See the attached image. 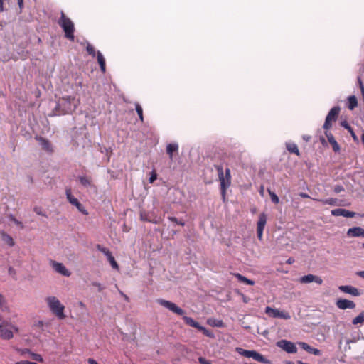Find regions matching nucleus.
Returning a JSON list of instances; mask_svg holds the SVG:
<instances>
[{
	"instance_id": "f257e3e1",
	"label": "nucleus",
	"mask_w": 364,
	"mask_h": 364,
	"mask_svg": "<svg viewBox=\"0 0 364 364\" xmlns=\"http://www.w3.org/2000/svg\"><path fill=\"white\" fill-rule=\"evenodd\" d=\"M157 303L162 306L163 307L168 309L169 311H172L173 313H175L178 315L183 316V319L185 321V323L191 326L194 327L199 331H202L205 336L208 337H211L213 335L211 333L209 332V331L204 326H201L198 322L196 321L193 318L188 317L185 316V311L182 309L181 308L178 307L176 304L165 300L163 299H157Z\"/></svg>"
},
{
	"instance_id": "f03ea898",
	"label": "nucleus",
	"mask_w": 364,
	"mask_h": 364,
	"mask_svg": "<svg viewBox=\"0 0 364 364\" xmlns=\"http://www.w3.org/2000/svg\"><path fill=\"white\" fill-rule=\"evenodd\" d=\"M79 103V99L75 96L65 95L59 97L53 109L54 114L55 115L72 114L76 109Z\"/></svg>"
},
{
	"instance_id": "7ed1b4c3",
	"label": "nucleus",
	"mask_w": 364,
	"mask_h": 364,
	"mask_svg": "<svg viewBox=\"0 0 364 364\" xmlns=\"http://www.w3.org/2000/svg\"><path fill=\"white\" fill-rule=\"evenodd\" d=\"M46 301L51 313L56 316L59 320L65 318V306L61 304L57 297L54 296H48L46 298Z\"/></svg>"
},
{
	"instance_id": "20e7f679",
	"label": "nucleus",
	"mask_w": 364,
	"mask_h": 364,
	"mask_svg": "<svg viewBox=\"0 0 364 364\" xmlns=\"http://www.w3.org/2000/svg\"><path fill=\"white\" fill-rule=\"evenodd\" d=\"M58 24L62 28L63 31L65 32V36L73 41L75 39L74 31L75 27L73 21L68 18L63 12H61L60 18L58 21Z\"/></svg>"
},
{
	"instance_id": "39448f33",
	"label": "nucleus",
	"mask_w": 364,
	"mask_h": 364,
	"mask_svg": "<svg viewBox=\"0 0 364 364\" xmlns=\"http://www.w3.org/2000/svg\"><path fill=\"white\" fill-rule=\"evenodd\" d=\"M217 171L220 183L221 194L225 197L226 188L230 185V171L229 168H226L225 178L224 177L223 168L221 166L217 167Z\"/></svg>"
},
{
	"instance_id": "423d86ee",
	"label": "nucleus",
	"mask_w": 364,
	"mask_h": 364,
	"mask_svg": "<svg viewBox=\"0 0 364 364\" xmlns=\"http://www.w3.org/2000/svg\"><path fill=\"white\" fill-rule=\"evenodd\" d=\"M14 331L18 332V327L3 321L0 323V338L4 340H10L14 337Z\"/></svg>"
},
{
	"instance_id": "0eeeda50",
	"label": "nucleus",
	"mask_w": 364,
	"mask_h": 364,
	"mask_svg": "<svg viewBox=\"0 0 364 364\" xmlns=\"http://www.w3.org/2000/svg\"><path fill=\"white\" fill-rule=\"evenodd\" d=\"M65 195L66 198L69 201V203L73 206L76 207V208L83 215H87L88 211L85 209V208L79 202V200L75 198L73 194L71 189L70 188H67L65 189Z\"/></svg>"
},
{
	"instance_id": "6e6552de",
	"label": "nucleus",
	"mask_w": 364,
	"mask_h": 364,
	"mask_svg": "<svg viewBox=\"0 0 364 364\" xmlns=\"http://www.w3.org/2000/svg\"><path fill=\"white\" fill-rule=\"evenodd\" d=\"M277 346L288 353H295L297 352L295 343L285 339L277 341Z\"/></svg>"
},
{
	"instance_id": "1a4fd4ad",
	"label": "nucleus",
	"mask_w": 364,
	"mask_h": 364,
	"mask_svg": "<svg viewBox=\"0 0 364 364\" xmlns=\"http://www.w3.org/2000/svg\"><path fill=\"white\" fill-rule=\"evenodd\" d=\"M267 215L264 213H262L259 215L257 223V233L259 240H262L263 231L267 223Z\"/></svg>"
},
{
	"instance_id": "9d476101",
	"label": "nucleus",
	"mask_w": 364,
	"mask_h": 364,
	"mask_svg": "<svg viewBox=\"0 0 364 364\" xmlns=\"http://www.w3.org/2000/svg\"><path fill=\"white\" fill-rule=\"evenodd\" d=\"M265 313L273 318H281L284 319H289L290 315L284 311H280L277 309H273L270 306H267Z\"/></svg>"
},
{
	"instance_id": "9b49d317",
	"label": "nucleus",
	"mask_w": 364,
	"mask_h": 364,
	"mask_svg": "<svg viewBox=\"0 0 364 364\" xmlns=\"http://www.w3.org/2000/svg\"><path fill=\"white\" fill-rule=\"evenodd\" d=\"M97 250L102 252L106 257L108 261L109 262L112 267L115 269H119V266L117 262H116L114 257L112 256V252L106 247H103L100 245H97Z\"/></svg>"
},
{
	"instance_id": "f8f14e48",
	"label": "nucleus",
	"mask_w": 364,
	"mask_h": 364,
	"mask_svg": "<svg viewBox=\"0 0 364 364\" xmlns=\"http://www.w3.org/2000/svg\"><path fill=\"white\" fill-rule=\"evenodd\" d=\"M299 281L301 284H309L311 282H315L319 285L323 284V279L321 277L311 274L301 277L299 279Z\"/></svg>"
},
{
	"instance_id": "ddd939ff",
	"label": "nucleus",
	"mask_w": 364,
	"mask_h": 364,
	"mask_svg": "<svg viewBox=\"0 0 364 364\" xmlns=\"http://www.w3.org/2000/svg\"><path fill=\"white\" fill-rule=\"evenodd\" d=\"M51 266L55 272L63 276L69 277L71 274L70 272L63 263L51 261Z\"/></svg>"
},
{
	"instance_id": "4468645a",
	"label": "nucleus",
	"mask_w": 364,
	"mask_h": 364,
	"mask_svg": "<svg viewBox=\"0 0 364 364\" xmlns=\"http://www.w3.org/2000/svg\"><path fill=\"white\" fill-rule=\"evenodd\" d=\"M336 305L341 310L353 309L355 307L354 301L346 299H338L336 302Z\"/></svg>"
},
{
	"instance_id": "2eb2a0df",
	"label": "nucleus",
	"mask_w": 364,
	"mask_h": 364,
	"mask_svg": "<svg viewBox=\"0 0 364 364\" xmlns=\"http://www.w3.org/2000/svg\"><path fill=\"white\" fill-rule=\"evenodd\" d=\"M338 289L343 293L350 294L353 296H359L361 294L358 289L351 285L339 286Z\"/></svg>"
},
{
	"instance_id": "dca6fc26",
	"label": "nucleus",
	"mask_w": 364,
	"mask_h": 364,
	"mask_svg": "<svg viewBox=\"0 0 364 364\" xmlns=\"http://www.w3.org/2000/svg\"><path fill=\"white\" fill-rule=\"evenodd\" d=\"M36 139L44 151H47L48 153L53 152V146H52L50 142L49 141V140H48L47 139H46L44 137L39 136H36Z\"/></svg>"
},
{
	"instance_id": "f3484780",
	"label": "nucleus",
	"mask_w": 364,
	"mask_h": 364,
	"mask_svg": "<svg viewBox=\"0 0 364 364\" xmlns=\"http://www.w3.org/2000/svg\"><path fill=\"white\" fill-rule=\"evenodd\" d=\"M331 213L333 216H343L345 218H353L355 215V212L350 211L343 208H337L332 210Z\"/></svg>"
},
{
	"instance_id": "a211bd4d",
	"label": "nucleus",
	"mask_w": 364,
	"mask_h": 364,
	"mask_svg": "<svg viewBox=\"0 0 364 364\" xmlns=\"http://www.w3.org/2000/svg\"><path fill=\"white\" fill-rule=\"evenodd\" d=\"M298 345L303 350H306V352H308L311 354H313L314 355H318V356L321 355V352L320 350L310 346L308 343H306L305 342H299Z\"/></svg>"
},
{
	"instance_id": "6ab92c4d",
	"label": "nucleus",
	"mask_w": 364,
	"mask_h": 364,
	"mask_svg": "<svg viewBox=\"0 0 364 364\" xmlns=\"http://www.w3.org/2000/svg\"><path fill=\"white\" fill-rule=\"evenodd\" d=\"M325 135L327 137L328 142L332 146V149H333V151L336 153L339 152L340 149H341L340 146L338 144V142L336 141V140L335 139L333 135L331 132H327V131L325 132Z\"/></svg>"
},
{
	"instance_id": "aec40b11",
	"label": "nucleus",
	"mask_w": 364,
	"mask_h": 364,
	"mask_svg": "<svg viewBox=\"0 0 364 364\" xmlns=\"http://www.w3.org/2000/svg\"><path fill=\"white\" fill-rule=\"evenodd\" d=\"M347 235L349 237H364V229L360 227H353V228H349L347 232Z\"/></svg>"
},
{
	"instance_id": "412c9836",
	"label": "nucleus",
	"mask_w": 364,
	"mask_h": 364,
	"mask_svg": "<svg viewBox=\"0 0 364 364\" xmlns=\"http://www.w3.org/2000/svg\"><path fill=\"white\" fill-rule=\"evenodd\" d=\"M250 358H252L255 360L262 363H264V364L270 363V360L269 359L266 358L263 355L260 354L259 353H258L257 351L254 350H252V351Z\"/></svg>"
},
{
	"instance_id": "4be33fe9",
	"label": "nucleus",
	"mask_w": 364,
	"mask_h": 364,
	"mask_svg": "<svg viewBox=\"0 0 364 364\" xmlns=\"http://www.w3.org/2000/svg\"><path fill=\"white\" fill-rule=\"evenodd\" d=\"M341 108L338 106H335L331 109L328 114L326 116V119H330V121H336L338 116L339 114Z\"/></svg>"
},
{
	"instance_id": "5701e85b",
	"label": "nucleus",
	"mask_w": 364,
	"mask_h": 364,
	"mask_svg": "<svg viewBox=\"0 0 364 364\" xmlns=\"http://www.w3.org/2000/svg\"><path fill=\"white\" fill-rule=\"evenodd\" d=\"M97 62L100 65V70L102 73H105V71H106L105 60L103 55L102 54V53L100 51L97 52Z\"/></svg>"
},
{
	"instance_id": "b1692460",
	"label": "nucleus",
	"mask_w": 364,
	"mask_h": 364,
	"mask_svg": "<svg viewBox=\"0 0 364 364\" xmlns=\"http://www.w3.org/2000/svg\"><path fill=\"white\" fill-rule=\"evenodd\" d=\"M97 62L100 65V70L102 73H105V71H106L105 60L103 55L102 54V53L100 51L97 52Z\"/></svg>"
},
{
	"instance_id": "393cba45",
	"label": "nucleus",
	"mask_w": 364,
	"mask_h": 364,
	"mask_svg": "<svg viewBox=\"0 0 364 364\" xmlns=\"http://www.w3.org/2000/svg\"><path fill=\"white\" fill-rule=\"evenodd\" d=\"M235 277L237 279V280L240 282H243L246 284H248V285H254L255 284V281L252 280V279H250L247 277H245V276L239 274V273H236L235 274Z\"/></svg>"
},
{
	"instance_id": "a878e982",
	"label": "nucleus",
	"mask_w": 364,
	"mask_h": 364,
	"mask_svg": "<svg viewBox=\"0 0 364 364\" xmlns=\"http://www.w3.org/2000/svg\"><path fill=\"white\" fill-rule=\"evenodd\" d=\"M318 200L321 202L323 204H328V205H331L332 206H337V205H341V203H339L338 199L333 198L321 199V200Z\"/></svg>"
},
{
	"instance_id": "bb28decb",
	"label": "nucleus",
	"mask_w": 364,
	"mask_h": 364,
	"mask_svg": "<svg viewBox=\"0 0 364 364\" xmlns=\"http://www.w3.org/2000/svg\"><path fill=\"white\" fill-rule=\"evenodd\" d=\"M1 239L2 241L7 244L9 247H13L14 245V241L12 237L4 232H3L1 234Z\"/></svg>"
},
{
	"instance_id": "cd10ccee",
	"label": "nucleus",
	"mask_w": 364,
	"mask_h": 364,
	"mask_svg": "<svg viewBox=\"0 0 364 364\" xmlns=\"http://www.w3.org/2000/svg\"><path fill=\"white\" fill-rule=\"evenodd\" d=\"M348 108L350 110L354 109L355 107L358 105V100L355 95H351L348 98Z\"/></svg>"
},
{
	"instance_id": "c85d7f7f",
	"label": "nucleus",
	"mask_w": 364,
	"mask_h": 364,
	"mask_svg": "<svg viewBox=\"0 0 364 364\" xmlns=\"http://www.w3.org/2000/svg\"><path fill=\"white\" fill-rule=\"evenodd\" d=\"M286 146H287V149L290 152V153H294L295 154H296L297 156L299 155V150L297 147V145L294 143H287L286 144Z\"/></svg>"
},
{
	"instance_id": "c756f323",
	"label": "nucleus",
	"mask_w": 364,
	"mask_h": 364,
	"mask_svg": "<svg viewBox=\"0 0 364 364\" xmlns=\"http://www.w3.org/2000/svg\"><path fill=\"white\" fill-rule=\"evenodd\" d=\"M178 149V145L177 143H171L168 144L166 146L167 154L170 155V158H172L173 153L177 151Z\"/></svg>"
},
{
	"instance_id": "7c9ffc66",
	"label": "nucleus",
	"mask_w": 364,
	"mask_h": 364,
	"mask_svg": "<svg viewBox=\"0 0 364 364\" xmlns=\"http://www.w3.org/2000/svg\"><path fill=\"white\" fill-rule=\"evenodd\" d=\"M364 323V310L352 320L353 325Z\"/></svg>"
},
{
	"instance_id": "2f4dec72",
	"label": "nucleus",
	"mask_w": 364,
	"mask_h": 364,
	"mask_svg": "<svg viewBox=\"0 0 364 364\" xmlns=\"http://www.w3.org/2000/svg\"><path fill=\"white\" fill-rule=\"evenodd\" d=\"M78 180L82 186L84 187H89L91 186V180L90 178L85 176H80Z\"/></svg>"
},
{
	"instance_id": "473e14b6",
	"label": "nucleus",
	"mask_w": 364,
	"mask_h": 364,
	"mask_svg": "<svg viewBox=\"0 0 364 364\" xmlns=\"http://www.w3.org/2000/svg\"><path fill=\"white\" fill-rule=\"evenodd\" d=\"M236 351L241 355L244 356V357H246V358H250L251 357V353H252V350H245V349H243L242 348H240V347H237L236 348Z\"/></svg>"
},
{
	"instance_id": "72a5a7b5",
	"label": "nucleus",
	"mask_w": 364,
	"mask_h": 364,
	"mask_svg": "<svg viewBox=\"0 0 364 364\" xmlns=\"http://www.w3.org/2000/svg\"><path fill=\"white\" fill-rule=\"evenodd\" d=\"M135 109L137 112L139 119L141 122H143L144 121L143 109H142L141 106L138 102L135 103Z\"/></svg>"
},
{
	"instance_id": "f704fd0d",
	"label": "nucleus",
	"mask_w": 364,
	"mask_h": 364,
	"mask_svg": "<svg viewBox=\"0 0 364 364\" xmlns=\"http://www.w3.org/2000/svg\"><path fill=\"white\" fill-rule=\"evenodd\" d=\"M0 309L3 311L8 309L7 303L4 296L0 294Z\"/></svg>"
},
{
	"instance_id": "c9c22d12",
	"label": "nucleus",
	"mask_w": 364,
	"mask_h": 364,
	"mask_svg": "<svg viewBox=\"0 0 364 364\" xmlns=\"http://www.w3.org/2000/svg\"><path fill=\"white\" fill-rule=\"evenodd\" d=\"M168 220L171 222H173V223H175L177 225H179L181 226H184L185 225V222L183 220H178V218H176V217H173V216H168Z\"/></svg>"
},
{
	"instance_id": "e433bc0d",
	"label": "nucleus",
	"mask_w": 364,
	"mask_h": 364,
	"mask_svg": "<svg viewBox=\"0 0 364 364\" xmlns=\"http://www.w3.org/2000/svg\"><path fill=\"white\" fill-rule=\"evenodd\" d=\"M270 198L272 203L277 204L279 202V197L274 192H272L270 190H268Z\"/></svg>"
},
{
	"instance_id": "4c0bfd02",
	"label": "nucleus",
	"mask_w": 364,
	"mask_h": 364,
	"mask_svg": "<svg viewBox=\"0 0 364 364\" xmlns=\"http://www.w3.org/2000/svg\"><path fill=\"white\" fill-rule=\"evenodd\" d=\"M86 50L87 53L91 55L92 57H95L97 55V52H95V50L92 46H91L90 43L87 44L86 47Z\"/></svg>"
},
{
	"instance_id": "58836bf2",
	"label": "nucleus",
	"mask_w": 364,
	"mask_h": 364,
	"mask_svg": "<svg viewBox=\"0 0 364 364\" xmlns=\"http://www.w3.org/2000/svg\"><path fill=\"white\" fill-rule=\"evenodd\" d=\"M34 212L39 215L47 217L46 213L43 210V208L40 206H35L33 208Z\"/></svg>"
},
{
	"instance_id": "ea45409f",
	"label": "nucleus",
	"mask_w": 364,
	"mask_h": 364,
	"mask_svg": "<svg viewBox=\"0 0 364 364\" xmlns=\"http://www.w3.org/2000/svg\"><path fill=\"white\" fill-rule=\"evenodd\" d=\"M331 122L332 121H330V119L326 118L324 124L323 125V128L324 129L325 132L326 131L328 132V130L331 128V127H332Z\"/></svg>"
},
{
	"instance_id": "a19ab883",
	"label": "nucleus",
	"mask_w": 364,
	"mask_h": 364,
	"mask_svg": "<svg viewBox=\"0 0 364 364\" xmlns=\"http://www.w3.org/2000/svg\"><path fill=\"white\" fill-rule=\"evenodd\" d=\"M157 178V173L155 171V170H153L151 173H150V176L149 178V183H153Z\"/></svg>"
},
{
	"instance_id": "79ce46f5",
	"label": "nucleus",
	"mask_w": 364,
	"mask_h": 364,
	"mask_svg": "<svg viewBox=\"0 0 364 364\" xmlns=\"http://www.w3.org/2000/svg\"><path fill=\"white\" fill-rule=\"evenodd\" d=\"M210 324L215 327H223L224 323L222 320L215 319L213 323H210Z\"/></svg>"
},
{
	"instance_id": "37998d69",
	"label": "nucleus",
	"mask_w": 364,
	"mask_h": 364,
	"mask_svg": "<svg viewBox=\"0 0 364 364\" xmlns=\"http://www.w3.org/2000/svg\"><path fill=\"white\" fill-rule=\"evenodd\" d=\"M341 125L347 129L350 133H353V129L352 127L348 124V123L346 121H342L341 122Z\"/></svg>"
},
{
	"instance_id": "c03bdc74",
	"label": "nucleus",
	"mask_w": 364,
	"mask_h": 364,
	"mask_svg": "<svg viewBox=\"0 0 364 364\" xmlns=\"http://www.w3.org/2000/svg\"><path fill=\"white\" fill-rule=\"evenodd\" d=\"M32 358L34 360L38 361L39 363H43V357L40 354H38V353H33L32 354Z\"/></svg>"
},
{
	"instance_id": "a18cd8bd",
	"label": "nucleus",
	"mask_w": 364,
	"mask_h": 364,
	"mask_svg": "<svg viewBox=\"0 0 364 364\" xmlns=\"http://www.w3.org/2000/svg\"><path fill=\"white\" fill-rule=\"evenodd\" d=\"M344 187L342 185H336L333 188V191L336 193H339L342 191H344Z\"/></svg>"
},
{
	"instance_id": "49530a36",
	"label": "nucleus",
	"mask_w": 364,
	"mask_h": 364,
	"mask_svg": "<svg viewBox=\"0 0 364 364\" xmlns=\"http://www.w3.org/2000/svg\"><path fill=\"white\" fill-rule=\"evenodd\" d=\"M92 285L97 287L99 291H101L104 289V287L99 282H93L92 283Z\"/></svg>"
},
{
	"instance_id": "de8ad7c7",
	"label": "nucleus",
	"mask_w": 364,
	"mask_h": 364,
	"mask_svg": "<svg viewBox=\"0 0 364 364\" xmlns=\"http://www.w3.org/2000/svg\"><path fill=\"white\" fill-rule=\"evenodd\" d=\"M198 361L200 364H212L209 360L203 357H200Z\"/></svg>"
},
{
	"instance_id": "09e8293b",
	"label": "nucleus",
	"mask_w": 364,
	"mask_h": 364,
	"mask_svg": "<svg viewBox=\"0 0 364 364\" xmlns=\"http://www.w3.org/2000/svg\"><path fill=\"white\" fill-rule=\"evenodd\" d=\"M15 364H37L36 363L28 361V360H21L16 362Z\"/></svg>"
},
{
	"instance_id": "8fccbe9b",
	"label": "nucleus",
	"mask_w": 364,
	"mask_h": 364,
	"mask_svg": "<svg viewBox=\"0 0 364 364\" xmlns=\"http://www.w3.org/2000/svg\"><path fill=\"white\" fill-rule=\"evenodd\" d=\"M8 272H9V274L11 275V276H14L16 274V270L11 267H10L9 268Z\"/></svg>"
},
{
	"instance_id": "3c124183",
	"label": "nucleus",
	"mask_w": 364,
	"mask_h": 364,
	"mask_svg": "<svg viewBox=\"0 0 364 364\" xmlns=\"http://www.w3.org/2000/svg\"><path fill=\"white\" fill-rule=\"evenodd\" d=\"M34 326L38 328H42L43 326V322L42 321H38Z\"/></svg>"
},
{
	"instance_id": "603ef678",
	"label": "nucleus",
	"mask_w": 364,
	"mask_h": 364,
	"mask_svg": "<svg viewBox=\"0 0 364 364\" xmlns=\"http://www.w3.org/2000/svg\"><path fill=\"white\" fill-rule=\"evenodd\" d=\"M357 80H358V83L359 87L360 89L361 86H364V85H363V83L362 82L361 77L360 76H358Z\"/></svg>"
},
{
	"instance_id": "864d4df0",
	"label": "nucleus",
	"mask_w": 364,
	"mask_h": 364,
	"mask_svg": "<svg viewBox=\"0 0 364 364\" xmlns=\"http://www.w3.org/2000/svg\"><path fill=\"white\" fill-rule=\"evenodd\" d=\"M299 196L303 198H310V196L307 193H305L303 192L300 193Z\"/></svg>"
},
{
	"instance_id": "5fc2aeb1",
	"label": "nucleus",
	"mask_w": 364,
	"mask_h": 364,
	"mask_svg": "<svg viewBox=\"0 0 364 364\" xmlns=\"http://www.w3.org/2000/svg\"><path fill=\"white\" fill-rule=\"evenodd\" d=\"M17 1H18V7L21 10L23 8V0H17Z\"/></svg>"
},
{
	"instance_id": "6e6d98bb",
	"label": "nucleus",
	"mask_w": 364,
	"mask_h": 364,
	"mask_svg": "<svg viewBox=\"0 0 364 364\" xmlns=\"http://www.w3.org/2000/svg\"><path fill=\"white\" fill-rule=\"evenodd\" d=\"M311 136L309 135H304L303 136V139L306 141H309L310 139H311Z\"/></svg>"
},
{
	"instance_id": "4d7b16f0",
	"label": "nucleus",
	"mask_w": 364,
	"mask_h": 364,
	"mask_svg": "<svg viewBox=\"0 0 364 364\" xmlns=\"http://www.w3.org/2000/svg\"><path fill=\"white\" fill-rule=\"evenodd\" d=\"M0 11H4V0H0Z\"/></svg>"
},
{
	"instance_id": "13d9d810",
	"label": "nucleus",
	"mask_w": 364,
	"mask_h": 364,
	"mask_svg": "<svg viewBox=\"0 0 364 364\" xmlns=\"http://www.w3.org/2000/svg\"><path fill=\"white\" fill-rule=\"evenodd\" d=\"M357 274L364 279V271H360L357 273Z\"/></svg>"
},
{
	"instance_id": "bf43d9fd",
	"label": "nucleus",
	"mask_w": 364,
	"mask_h": 364,
	"mask_svg": "<svg viewBox=\"0 0 364 364\" xmlns=\"http://www.w3.org/2000/svg\"><path fill=\"white\" fill-rule=\"evenodd\" d=\"M360 92H361V95H362L363 100V102H364V86H361Z\"/></svg>"
},
{
	"instance_id": "052dcab7",
	"label": "nucleus",
	"mask_w": 364,
	"mask_h": 364,
	"mask_svg": "<svg viewBox=\"0 0 364 364\" xmlns=\"http://www.w3.org/2000/svg\"><path fill=\"white\" fill-rule=\"evenodd\" d=\"M294 262V259L293 258L290 257V258H289V259H287V264H292Z\"/></svg>"
},
{
	"instance_id": "680f3d73",
	"label": "nucleus",
	"mask_w": 364,
	"mask_h": 364,
	"mask_svg": "<svg viewBox=\"0 0 364 364\" xmlns=\"http://www.w3.org/2000/svg\"><path fill=\"white\" fill-rule=\"evenodd\" d=\"M14 223H15L16 225H21V227H23V225H22V223H21V222H20V221H18V220H16V219H14Z\"/></svg>"
},
{
	"instance_id": "e2e57ef3",
	"label": "nucleus",
	"mask_w": 364,
	"mask_h": 364,
	"mask_svg": "<svg viewBox=\"0 0 364 364\" xmlns=\"http://www.w3.org/2000/svg\"><path fill=\"white\" fill-rule=\"evenodd\" d=\"M350 134H351L354 141H358V138H357L356 135L355 134V133L353 132V133H350Z\"/></svg>"
},
{
	"instance_id": "0e129e2a",
	"label": "nucleus",
	"mask_w": 364,
	"mask_h": 364,
	"mask_svg": "<svg viewBox=\"0 0 364 364\" xmlns=\"http://www.w3.org/2000/svg\"><path fill=\"white\" fill-rule=\"evenodd\" d=\"M121 294L123 296L125 300H128V296L126 294H124L123 292H121Z\"/></svg>"
},
{
	"instance_id": "69168bd1",
	"label": "nucleus",
	"mask_w": 364,
	"mask_h": 364,
	"mask_svg": "<svg viewBox=\"0 0 364 364\" xmlns=\"http://www.w3.org/2000/svg\"><path fill=\"white\" fill-rule=\"evenodd\" d=\"M76 83H77V84H78V85H79V86H80V87L82 86V82H81V81H79L78 82H76Z\"/></svg>"
},
{
	"instance_id": "338daca9",
	"label": "nucleus",
	"mask_w": 364,
	"mask_h": 364,
	"mask_svg": "<svg viewBox=\"0 0 364 364\" xmlns=\"http://www.w3.org/2000/svg\"><path fill=\"white\" fill-rule=\"evenodd\" d=\"M321 142H322V143H323V142L325 141L324 138H323V137H322V138L321 139Z\"/></svg>"
},
{
	"instance_id": "774afa93",
	"label": "nucleus",
	"mask_w": 364,
	"mask_h": 364,
	"mask_svg": "<svg viewBox=\"0 0 364 364\" xmlns=\"http://www.w3.org/2000/svg\"><path fill=\"white\" fill-rule=\"evenodd\" d=\"M287 364H294V363H293V362H291V361H289V362L287 363Z\"/></svg>"
}]
</instances>
